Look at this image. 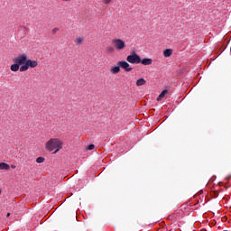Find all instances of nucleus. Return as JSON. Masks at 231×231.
I'll list each match as a JSON object with an SVG mask.
<instances>
[{
	"label": "nucleus",
	"instance_id": "f257e3e1",
	"mask_svg": "<svg viewBox=\"0 0 231 231\" xmlns=\"http://www.w3.org/2000/svg\"><path fill=\"white\" fill-rule=\"evenodd\" d=\"M45 149L50 152L54 151L53 154H57L60 149H62V141L58 138L50 139L45 144Z\"/></svg>",
	"mask_w": 231,
	"mask_h": 231
},
{
	"label": "nucleus",
	"instance_id": "f03ea898",
	"mask_svg": "<svg viewBox=\"0 0 231 231\" xmlns=\"http://www.w3.org/2000/svg\"><path fill=\"white\" fill-rule=\"evenodd\" d=\"M39 66V63L36 60H26L25 64L20 67V71H28L30 68H37Z\"/></svg>",
	"mask_w": 231,
	"mask_h": 231
},
{
	"label": "nucleus",
	"instance_id": "7ed1b4c3",
	"mask_svg": "<svg viewBox=\"0 0 231 231\" xmlns=\"http://www.w3.org/2000/svg\"><path fill=\"white\" fill-rule=\"evenodd\" d=\"M126 60L129 64H140L142 58H140V55L136 54V52H134L126 57Z\"/></svg>",
	"mask_w": 231,
	"mask_h": 231
},
{
	"label": "nucleus",
	"instance_id": "20e7f679",
	"mask_svg": "<svg viewBox=\"0 0 231 231\" xmlns=\"http://www.w3.org/2000/svg\"><path fill=\"white\" fill-rule=\"evenodd\" d=\"M112 43L114 44V47L116 50L122 51L125 50V42L122 39H114L112 40Z\"/></svg>",
	"mask_w": 231,
	"mask_h": 231
},
{
	"label": "nucleus",
	"instance_id": "39448f33",
	"mask_svg": "<svg viewBox=\"0 0 231 231\" xmlns=\"http://www.w3.org/2000/svg\"><path fill=\"white\" fill-rule=\"evenodd\" d=\"M27 59H28V56H26V54H20L16 58H14L13 60L14 63H17L20 66H24V64H26Z\"/></svg>",
	"mask_w": 231,
	"mask_h": 231
},
{
	"label": "nucleus",
	"instance_id": "423d86ee",
	"mask_svg": "<svg viewBox=\"0 0 231 231\" xmlns=\"http://www.w3.org/2000/svg\"><path fill=\"white\" fill-rule=\"evenodd\" d=\"M117 66L125 69V71H133V68H131V65L127 61H119L117 62Z\"/></svg>",
	"mask_w": 231,
	"mask_h": 231
},
{
	"label": "nucleus",
	"instance_id": "0eeeda50",
	"mask_svg": "<svg viewBox=\"0 0 231 231\" xmlns=\"http://www.w3.org/2000/svg\"><path fill=\"white\" fill-rule=\"evenodd\" d=\"M140 64H143V66H151V64H152V59L144 58L141 60Z\"/></svg>",
	"mask_w": 231,
	"mask_h": 231
},
{
	"label": "nucleus",
	"instance_id": "6e6552de",
	"mask_svg": "<svg viewBox=\"0 0 231 231\" xmlns=\"http://www.w3.org/2000/svg\"><path fill=\"white\" fill-rule=\"evenodd\" d=\"M110 73H112V75H116V73H120V66H116V67H112L110 69Z\"/></svg>",
	"mask_w": 231,
	"mask_h": 231
},
{
	"label": "nucleus",
	"instance_id": "1a4fd4ad",
	"mask_svg": "<svg viewBox=\"0 0 231 231\" xmlns=\"http://www.w3.org/2000/svg\"><path fill=\"white\" fill-rule=\"evenodd\" d=\"M167 93H169V90L164 89L157 97V102L162 101V99H163L165 97V95H167Z\"/></svg>",
	"mask_w": 231,
	"mask_h": 231
},
{
	"label": "nucleus",
	"instance_id": "9d476101",
	"mask_svg": "<svg viewBox=\"0 0 231 231\" xmlns=\"http://www.w3.org/2000/svg\"><path fill=\"white\" fill-rule=\"evenodd\" d=\"M74 42L77 46H80V44H82V42H84V36H79L78 38H76Z\"/></svg>",
	"mask_w": 231,
	"mask_h": 231
},
{
	"label": "nucleus",
	"instance_id": "9b49d317",
	"mask_svg": "<svg viewBox=\"0 0 231 231\" xmlns=\"http://www.w3.org/2000/svg\"><path fill=\"white\" fill-rule=\"evenodd\" d=\"M10 165L5 162L0 163V171H9Z\"/></svg>",
	"mask_w": 231,
	"mask_h": 231
},
{
	"label": "nucleus",
	"instance_id": "f8f14e48",
	"mask_svg": "<svg viewBox=\"0 0 231 231\" xmlns=\"http://www.w3.org/2000/svg\"><path fill=\"white\" fill-rule=\"evenodd\" d=\"M145 84H147V81L143 78H141L136 81V86H145Z\"/></svg>",
	"mask_w": 231,
	"mask_h": 231
},
{
	"label": "nucleus",
	"instance_id": "ddd939ff",
	"mask_svg": "<svg viewBox=\"0 0 231 231\" xmlns=\"http://www.w3.org/2000/svg\"><path fill=\"white\" fill-rule=\"evenodd\" d=\"M172 55V50L171 49H166L163 51V56L164 57H171Z\"/></svg>",
	"mask_w": 231,
	"mask_h": 231
},
{
	"label": "nucleus",
	"instance_id": "4468645a",
	"mask_svg": "<svg viewBox=\"0 0 231 231\" xmlns=\"http://www.w3.org/2000/svg\"><path fill=\"white\" fill-rule=\"evenodd\" d=\"M21 69L20 65L17 63H14L11 65V71H19Z\"/></svg>",
	"mask_w": 231,
	"mask_h": 231
},
{
	"label": "nucleus",
	"instance_id": "2eb2a0df",
	"mask_svg": "<svg viewBox=\"0 0 231 231\" xmlns=\"http://www.w3.org/2000/svg\"><path fill=\"white\" fill-rule=\"evenodd\" d=\"M44 157H38L36 159V163H44Z\"/></svg>",
	"mask_w": 231,
	"mask_h": 231
},
{
	"label": "nucleus",
	"instance_id": "dca6fc26",
	"mask_svg": "<svg viewBox=\"0 0 231 231\" xmlns=\"http://www.w3.org/2000/svg\"><path fill=\"white\" fill-rule=\"evenodd\" d=\"M93 149H95V144H90L88 146V151H93Z\"/></svg>",
	"mask_w": 231,
	"mask_h": 231
},
{
	"label": "nucleus",
	"instance_id": "f3484780",
	"mask_svg": "<svg viewBox=\"0 0 231 231\" xmlns=\"http://www.w3.org/2000/svg\"><path fill=\"white\" fill-rule=\"evenodd\" d=\"M57 32H59V28L52 29V35H55V33H57Z\"/></svg>",
	"mask_w": 231,
	"mask_h": 231
},
{
	"label": "nucleus",
	"instance_id": "a211bd4d",
	"mask_svg": "<svg viewBox=\"0 0 231 231\" xmlns=\"http://www.w3.org/2000/svg\"><path fill=\"white\" fill-rule=\"evenodd\" d=\"M107 51L113 52V51H115V49H113V47H108V48H107Z\"/></svg>",
	"mask_w": 231,
	"mask_h": 231
},
{
	"label": "nucleus",
	"instance_id": "6ab92c4d",
	"mask_svg": "<svg viewBox=\"0 0 231 231\" xmlns=\"http://www.w3.org/2000/svg\"><path fill=\"white\" fill-rule=\"evenodd\" d=\"M105 5H109L111 3V0H104Z\"/></svg>",
	"mask_w": 231,
	"mask_h": 231
},
{
	"label": "nucleus",
	"instance_id": "aec40b11",
	"mask_svg": "<svg viewBox=\"0 0 231 231\" xmlns=\"http://www.w3.org/2000/svg\"><path fill=\"white\" fill-rule=\"evenodd\" d=\"M6 217H10V213H7Z\"/></svg>",
	"mask_w": 231,
	"mask_h": 231
},
{
	"label": "nucleus",
	"instance_id": "412c9836",
	"mask_svg": "<svg viewBox=\"0 0 231 231\" xmlns=\"http://www.w3.org/2000/svg\"><path fill=\"white\" fill-rule=\"evenodd\" d=\"M11 167H12V169H15V166H14V165H12Z\"/></svg>",
	"mask_w": 231,
	"mask_h": 231
},
{
	"label": "nucleus",
	"instance_id": "4be33fe9",
	"mask_svg": "<svg viewBox=\"0 0 231 231\" xmlns=\"http://www.w3.org/2000/svg\"><path fill=\"white\" fill-rule=\"evenodd\" d=\"M62 1H71V0H62Z\"/></svg>",
	"mask_w": 231,
	"mask_h": 231
},
{
	"label": "nucleus",
	"instance_id": "5701e85b",
	"mask_svg": "<svg viewBox=\"0 0 231 231\" xmlns=\"http://www.w3.org/2000/svg\"><path fill=\"white\" fill-rule=\"evenodd\" d=\"M0 195H1V189H0Z\"/></svg>",
	"mask_w": 231,
	"mask_h": 231
}]
</instances>
